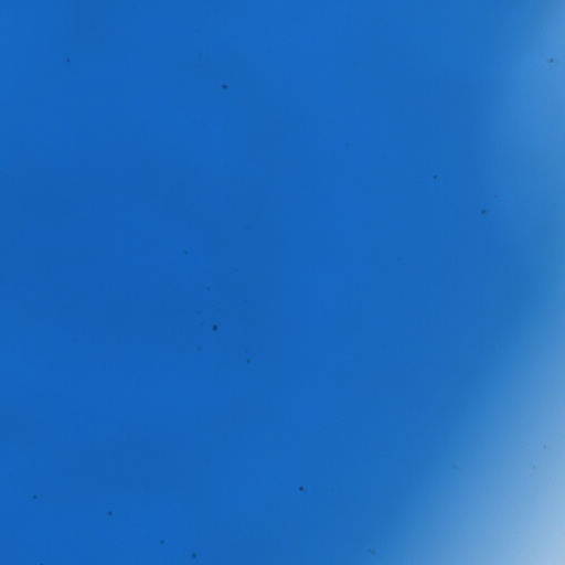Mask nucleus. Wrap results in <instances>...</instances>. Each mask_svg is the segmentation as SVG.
Wrapping results in <instances>:
<instances>
[{
    "mask_svg": "<svg viewBox=\"0 0 565 565\" xmlns=\"http://www.w3.org/2000/svg\"><path fill=\"white\" fill-rule=\"evenodd\" d=\"M565 249H206V256H556Z\"/></svg>",
    "mask_w": 565,
    "mask_h": 565,
    "instance_id": "1",
    "label": "nucleus"
}]
</instances>
